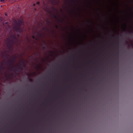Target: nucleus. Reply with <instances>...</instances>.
<instances>
[{
    "instance_id": "4",
    "label": "nucleus",
    "mask_w": 133,
    "mask_h": 133,
    "mask_svg": "<svg viewBox=\"0 0 133 133\" xmlns=\"http://www.w3.org/2000/svg\"><path fill=\"white\" fill-rule=\"evenodd\" d=\"M126 44L128 45L129 47H131L133 48V40L130 41L128 42L127 41H126Z\"/></svg>"
},
{
    "instance_id": "20",
    "label": "nucleus",
    "mask_w": 133,
    "mask_h": 133,
    "mask_svg": "<svg viewBox=\"0 0 133 133\" xmlns=\"http://www.w3.org/2000/svg\"><path fill=\"white\" fill-rule=\"evenodd\" d=\"M116 33H117L118 34V35L119 34L118 32L117 31H116Z\"/></svg>"
},
{
    "instance_id": "17",
    "label": "nucleus",
    "mask_w": 133,
    "mask_h": 133,
    "mask_svg": "<svg viewBox=\"0 0 133 133\" xmlns=\"http://www.w3.org/2000/svg\"><path fill=\"white\" fill-rule=\"evenodd\" d=\"M54 17L55 18H57V17L56 16H55L54 15Z\"/></svg>"
},
{
    "instance_id": "12",
    "label": "nucleus",
    "mask_w": 133,
    "mask_h": 133,
    "mask_svg": "<svg viewBox=\"0 0 133 133\" xmlns=\"http://www.w3.org/2000/svg\"><path fill=\"white\" fill-rule=\"evenodd\" d=\"M32 38L33 39H36V40H38V38H35V36H32Z\"/></svg>"
},
{
    "instance_id": "9",
    "label": "nucleus",
    "mask_w": 133,
    "mask_h": 133,
    "mask_svg": "<svg viewBox=\"0 0 133 133\" xmlns=\"http://www.w3.org/2000/svg\"><path fill=\"white\" fill-rule=\"evenodd\" d=\"M123 26H125V27H127V24L126 23H124L123 25H122Z\"/></svg>"
},
{
    "instance_id": "18",
    "label": "nucleus",
    "mask_w": 133,
    "mask_h": 133,
    "mask_svg": "<svg viewBox=\"0 0 133 133\" xmlns=\"http://www.w3.org/2000/svg\"><path fill=\"white\" fill-rule=\"evenodd\" d=\"M29 80L30 81H32V80L31 79H30V78L29 79Z\"/></svg>"
},
{
    "instance_id": "7",
    "label": "nucleus",
    "mask_w": 133,
    "mask_h": 133,
    "mask_svg": "<svg viewBox=\"0 0 133 133\" xmlns=\"http://www.w3.org/2000/svg\"><path fill=\"white\" fill-rule=\"evenodd\" d=\"M127 28V27H125V26H122V29L123 31H125L126 30Z\"/></svg>"
},
{
    "instance_id": "25",
    "label": "nucleus",
    "mask_w": 133,
    "mask_h": 133,
    "mask_svg": "<svg viewBox=\"0 0 133 133\" xmlns=\"http://www.w3.org/2000/svg\"><path fill=\"white\" fill-rule=\"evenodd\" d=\"M72 1V0L71 1H72V2H73V1Z\"/></svg>"
},
{
    "instance_id": "26",
    "label": "nucleus",
    "mask_w": 133,
    "mask_h": 133,
    "mask_svg": "<svg viewBox=\"0 0 133 133\" xmlns=\"http://www.w3.org/2000/svg\"><path fill=\"white\" fill-rule=\"evenodd\" d=\"M94 24V23L93 22H92V24Z\"/></svg>"
},
{
    "instance_id": "1",
    "label": "nucleus",
    "mask_w": 133,
    "mask_h": 133,
    "mask_svg": "<svg viewBox=\"0 0 133 133\" xmlns=\"http://www.w3.org/2000/svg\"><path fill=\"white\" fill-rule=\"evenodd\" d=\"M11 69L12 70L14 71L17 70H22V68L19 64H17L16 65H14L12 66Z\"/></svg>"
},
{
    "instance_id": "8",
    "label": "nucleus",
    "mask_w": 133,
    "mask_h": 133,
    "mask_svg": "<svg viewBox=\"0 0 133 133\" xmlns=\"http://www.w3.org/2000/svg\"><path fill=\"white\" fill-rule=\"evenodd\" d=\"M47 60V58H42L41 59V61L43 62H45L46 60Z\"/></svg>"
},
{
    "instance_id": "15",
    "label": "nucleus",
    "mask_w": 133,
    "mask_h": 133,
    "mask_svg": "<svg viewBox=\"0 0 133 133\" xmlns=\"http://www.w3.org/2000/svg\"><path fill=\"white\" fill-rule=\"evenodd\" d=\"M57 27H58V26L57 25H56L55 26V27L56 28H57Z\"/></svg>"
},
{
    "instance_id": "5",
    "label": "nucleus",
    "mask_w": 133,
    "mask_h": 133,
    "mask_svg": "<svg viewBox=\"0 0 133 133\" xmlns=\"http://www.w3.org/2000/svg\"><path fill=\"white\" fill-rule=\"evenodd\" d=\"M36 75V73L34 71L28 73L27 74V75L28 76V77H33L35 76Z\"/></svg>"
},
{
    "instance_id": "19",
    "label": "nucleus",
    "mask_w": 133,
    "mask_h": 133,
    "mask_svg": "<svg viewBox=\"0 0 133 133\" xmlns=\"http://www.w3.org/2000/svg\"><path fill=\"white\" fill-rule=\"evenodd\" d=\"M87 22L89 23H90V22L89 21H88Z\"/></svg>"
},
{
    "instance_id": "2",
    "label": "nucleus",
    "mask_w": 133,
    "mask_h": 133,
    "mask_svg": "<svg viewBox=\"0 0 133 133\" xmlns=\"http://www.w3.org/2000/svg\"><path fill=\"white\" fill-rule=\"evenodd\" d=\"M42 67V64L40 63H35L34 66L35 69L37 71L41 70Z\"/></svg>"
},
{
    "instance_id": "24",
    "label": "nucleus",
    "mask_w": 133,
    "mask_h": 133,
    "mask_svg": "<svg viewBox=\"0 0 133 133\" xmlns=\"http://www.w3.org/2000/svg\"><path fill=\"white\" fill-rule=\"evenodd\" d=\"M60 11H62V10L61 9H60Z\"/></svg>"
},
{
    "instance_id": "28",
    "label": "nucleus",
    "mask_w": 133,
    "mask_h": 133,
    "mask_svg": "<svg viewBox=\"0 0 133 133\" xmlns=\"http://www.w3.org/2000/svg\"><path fill=\"white\" fill-rule=\"evenodd\" d=\"M116 4H117V3H115V4H116Z\"/></svg>"
},
{
    "instance_id": "6",
    "label": "nucleus",
    "mask_w": 133,
    "mask_h": 133,
    "mask_svg": "<svg viewBox=\"0 0 133 133\" xmlns=\"http://www.w3.org/2000/svg\"><path fill=\"white\" fill-rule=\"evenodd\" d=\"M129 31L130 33L133 32V27L132 26H131L129 30Z\"/></svg>"
},
{
    "instance_id": "3",
    "label": "nucleus",
    "mask_w": 133,
    "mask_h": 133,
    "mask_svg": "<svg viewBox=\"0 0 133 133\" xmlns=\"http://www.w3.org/2000/svg\"><path fill=\"white\" fill-rule=\"evenodd\" d=\"M14 22L16 25L17 26H19L23 24V22L22 20H18L17 21L15 20Z\"/></svg>"
},
{
    "instance_id": "13",
    "label": "nucleus",
    "mask_w": 133,
    "mask_h": 133,
    "mask_svg": "<svg viewBox=\"0 0 133 133\" xmlns=\"http://www.w3.org/2000/svg\"><path fill=\"white\" fill-rule=\"evenodd\" d=\"M12 38L14 40H16V38L15 36H13L12 37Z\"/></svg>"
},
{
    "instance_id": "27",
    "label": "nucleus",
    "mask_w": 133,
    "mask_h": 133,
    "mask_svg": "<svg viewBox=\"0 0 133 133\" xmlns=\"http://www.w3.org/2000/svg\"><path fill=\"white\" fill-rule=\"evenodd\" d=\"M131 11H132V9H131Z\"/></svg>"
},
{
    "instance_id": "23",
    "label": "nucleus",
    "mask_w": 133,
    "mask_h": 133,
    "mask_svg": "<svg viewBox=\"0 0 133 133\" xmlns=\"http://www.w3.org/2000/svg\"><path fill=\"white\" fill-rule=\"evenodd\" d=\"M59 22H60V23H62V21H59Z\"/></svg>"
},
{
    "instance_id": "10",
    "label": "nucleus",
    "mask_w": 133,
    "mask_h": 133,
    "mask_svg": "<svg viewBox=\"0 0 133 133\" xmlns=\"http://www.w3.org/2000/svg\"><path fill=\"white\" fill-rule=\"evenodd\" d=\"M20 62L22 63H23L24 62V60L22 59H21L20 60Z\"/></svg>"
},
{
    "instance_id": "11",
    "label": "nucleus",
    "mask_w": 133,
    "mask_h": 133,
    "mask_svg": "<svg viewBox=\"0 0 133 133\" xmlns=\"http://www.w3.org/2000/svg\"><path fill=\"white\" fill-rule=\"evenodd\" d=\"M7 0H0V2H2L3 3L5 2Z\"/></svg>"
},
{
    "instance_id": "22",
    "label": "nucleus",
    "mask_w": 133,
    "mask_h": 133,
    "mask_svg": "<svg viewBox=\"0 0 133 133\" xmlns=\"http://www.w3.org/2000/svg\"><path fill=\"white\" fill-rule=\"evenodd\" d=\"M17 30V31H19V30H18L17 29V30Z\"/></svg>"
},
{
    "instance_id": "14",
    "label": "nucleus",
    "mask_w": 133,
    "mask_h": 133,
    "mask_svg": "<svg viewBox=\"0 0 133 133\" xmlns=\"http://www.w3.org/2000/svg\"><path fill=\"white\" fill-rule=\"evenodd\" d=\"M39 2H37L36 4L37 5H39Z\"/></svg>"
},
{
    "instance_id": "21",
    "label": "nucleus",
    "mask_w": 133,
    "mask_h": 133,
    "mask_svg": "<svg viewBox=\"0 0 133 133\" xmlns=\"http://www.w3.org/2000/svg\"><path fill=\"white\" fill-rule=\"evenodd\" d=\"M35 3L33 4V5L34 6H35Z\"/></svg>"
},
{
    "instance_id": "16",
    "label": "nucleus",
    "mask_w": 133,
    "mask_h": 133,
    "mask_svg": "<svg viewBox=\"0 0 133 133\" xmlns=\"http://www.w3.org/2000/svg\"><path fill=\"white\" fill-rule=\"evenodd\" d=\"M84 38H86V35L84 34Z\"/></svg>"
}]
</instances>
